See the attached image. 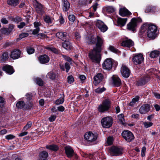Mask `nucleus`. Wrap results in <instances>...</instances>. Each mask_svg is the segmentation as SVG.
Masks as SVG:
<instances>
[{
	"instance_id": "nucleus-21",
	"label": "nucleus",
	"mask_w": 160,
	"mask_h": 160,
	"mask_svg": "<svg viewBox=\"0 0 160 160\" xmlns=\"http://www.w3.org/2000/svg\"><path fill=\"white\" fill-rule=\"evenodd\" d=\"M121 44L122 46L130 48L134 45V43L131 40L127 39L123 41Z\"/></svg>"
},
{
	"instance_id": "nucleus-3",
	"label": "nucleus",
	"mask_w": 160,
	"mask_h": 160,
	"mask_svg": "<svg viewBox=\"0 0 160 160\" xmlns=\"http://www.w3.org/2000/svg\"><path fill=\"white\" fill-rule=\"evenodd\" d=\"M147 31V36L149 38L154 39L156 37V32L157 31V27L152 24H150L148 27Z\"/></svg>"
},
{
	"instance_id": "nucleus-20",
	"label": "nucleus",
	"mask_w": 160,
	"mask_h": 160,
	"mask_svg": "<svg viewBox=\"0 0 160 160\" xmlns=\"http://www.w3.org/2000/svg\"><path fill=\"white\" fill-rule=\"evenodd\" d=\"M112 79L113 84L116 87H118L121 85V81L118 76L113 75L112 77Z\"/></svg>"
},
{
	"instance_id": "nucleus-33",
	"label": "nucleus",
	"mask_w": 160,
	"mask_h": 160,
	"mask_svg": "<svg viewBox=\"0 0 160 160\" xmlns=\"http://www.w3.org/2000/svg\"><path fill=\"white\" fill-rule=\"evenodd\" d=\"M159 51H152L150 54V56L152 58L158 57L160 54Z\"/></svg>"
},
{
	"instance_id": "nucleus-63",
	"label": "nucleus",
	"mask_w": 160,
	"mask_h": 160,
	"mask_svg": "<svg viewBox=\"0 0 160 160\" xmlns=\"http://www.w3.org/2000/svg\"><path fill=\"white\" fill-rule=\"evenodd\" d=\"M4 102V99L2 97H0V107L2 108L3 105V103Z\"/></svg>"
},
{
	"instance_id": "nucleus-5",
	"label": "nucleus",
	"mask_w": 160,
	"mask_h": 160,
	"mask_svg": "<svg viewBox=\"0 0 160 160\" xmlns=\"http://www.w3.org/2000/svg\"><path fill=\"white\" fill-rule=\"evenodd\" d=\"M110 106V102L109 100H106L104 101L102 104L99 105L98 109L99 112H101L108 110Z\"/></svg>"
},
{
	"instance_id": "nucleus-55",
	"label": "nucleus",
	"mask_w": 160,
	"mask_h": 160,
	"mask_svg": "<svg viewBox=\"0 0 160 160\" xmlns=\"http://www.w3.org/2000/svg\"><path fill=\"white\" fill-rule=\"evenodd\" d=\"M15 136L9 134L6 136L5 138L7 139L11 140L15 138Z\"/></svg>"
},
{
	"instance_id": "nucleus-18",
	"label": "nucleus",
	"mask_w": 160,
	"mask_h": 160,
	"mask_svg": "<svg viewBox=\"0 0 160 160\" xmlns=\"http://www.w3.org/2000/svg\"><path fill=\"white\" fill-rule=\"evenodd\" d=\"M66 153L68 158L72 157L74 154V151L70 146H67L65 148Z\"/></svg>"
},
{
	"instance_id": "nucleus-23",
	"label": "nucleus",
	"mask_w": 160,
	"mask_h": 160,
	"mask_svg": "<svg viewBox=\"0 0 160 160\" xmlns=\"http://www.w3.org/2000/svg\"><path fill=\"white\" fill-rule=\"evenodd\" d=\"M119 12L120 16L122 17L131 14V13L125 8H120L119 10Z\"/></svg>"
},
{
	"instance_id": "nucleus-51",
	"label": "nucleus",
	"mask_w": 160,
	"mask_h": 160,
	"mask_svg": "<svg viewBox=\"0 0 160 160\" xmlns=\"http://www.w3.org/2000/svg\"><path fill=\"white\" fill-rule=\"evenodd\" d=\"M56 115H52L49 118V121L51 122L54 121L56 118Z\"/></svg>"
},
{
	"instance_id": "nucleus-36",
	"label": "nucleus",
	"mask_w": 160,
	"mask_h": 160,
	"mask_svg": "<svg viewBox=\"0 0 160 160\" xmlns=\"http://www.w3.org/2000/svg\"><path fill=\"white\" fill-rule=\"evenodd\" d=\"M105 9L106 12L109 13L113 12L115 11V8L112 6H107L105 7Z\"/></svg>"
},
{
	"instance_id": "nucleus-24",
	"label": "nucleus",
	"mask_w": 160,
	"mask_h": 160,
	"mask_svg": "<svg viewBox=\"0 0 160 160\" xmlns=\"http://www.w3.org/2000/svg\"><path fill=\"white\" fill-rule=\"evenodd\" d=\"M67 35V32H58L56 34V37L63 41L66 40Z\"/></svg>"
},
{
	"instance_id": "nucleus-37",
	"label": "nucleus",
	"mask_w": 160,
	"mask_h": 160,
	"mask_svg": "<svg viewBox=\"0 0 160 160\" xmlns=\"http://www.w3.org/2000/svg\"><path fill=\"white\" fill-rule=\"evenodd\" d=\"M150 24H148L147 23H145L141 27L140 30V31L142 33L145 32L147 29H148V27L149 26Z\"/></svg>"
},
{
	"instance_id": "nucleus-6",
	"label": "nucleus",
	"mask_w": 160,
	"mask_h": 160,
	"mask_svg": "<svg viewBox=\"0 0 160 160\" xmlns=\"http://www.w3.org/2000/svg\"><path fill=\"white\" fill-rule=\"evenodd\" d=\"M122 135L125 140L128 142L132 141L134 138L132 133L127 130H124L122 132Z\"/></svg>"
},
{
	"instance_id": "nucleus-35",
	"label": "nucleus",
	"mask_w": 160,
	"mask_h": 160,
	"mask_svg": "<svg viewBox=\"0 0 160 160\" xmlns=\"http://www.w3.org/2000/svg\"><path fill=\"white\" fill-rule=\"evenodd\" d=\"M44 21L48 24L51 23L53 21V19H52L49 16L47 15L44 17Z\"/></svg>"
},
{
	"instance_id": "nucleus-49",
	"label": "nucleus",
	"mask_w": 160,
	"mask_h": 160,
	"mask_svg": "<svg viewBox=\"0 0 160 160\" xmlns=\"http://www.w3.org/2000/svg\"><path fill=\"white\" fill-rule=\"evenodd\" d=\"M62 56L63 58L65 59V60L68 62H70L72 60L71 58L68 56L63 55H62Z\"/></svg>"
},
{
	"instance_id": "nucleus-2",
	"label": "nucleus",
	"mask_w": 160,
	"mask_h": 160,
	"mask_svg": "<svg viewBox=\"0 0 160 160\" xmlns=\"http://www.w3.org/2000/svg\"><path fill=\"white\" fill-rule=\"evenodd\" d=\"M89 57L92 62L100 63L101 59L100 51H91L89 54Z\"/></svg>"
},
{
	"instance_id": "nucleus-58",
	"label": "nucleus",
	"mask_w": 160,
	"mask_h": 160,
	"mask_svg": "<svg viewBox=\"0 0 160 160\" xmlns=\"http://www.w3.org/2000/svg\"><path fill=\"white\" fill-rule=\"evenodd\" d=\"M26 24L24 22H21L20 24L18 25V27L20 29L22 28L24 26H25Z\"/></svg>"
},
{
	"instance_id": "nucleus-39",
	"label": "nucleus",
	"mask_w": 160,
	"mask_h": 160,
	"mask_svg": "<svg viewBox=\"0 0 160 160\" xmlns=\"http://www.w3.org/2000/svg\"><path fill=\"white\" fill-rule=\"evenodd\" d=\"M8 54L7 52H5L2 54L1 60L3 61H5L8 59Z\"/></svg>"
},
{
	"instance_id": "nucleus-47",
	"label": "nucleus",
	"mask_w": 160,
	"mask_h": 160,
	"mask_svg": "<svg viewBox=\"0 0 160 160\" xmlns=\"http://www.w3.org/2000/svg\"><path fill=\"white\" fill-rule=\"evenodd\" d=\"M113 140L112 137H108L107 140V143L108 145H111L112 143Z\"/></svg>"
},
{
	"instance_id": "nucleus-9",
	"label": "nucleus",
	"mask_w": 160,
	"mask_h": 160,
	"mask_svg": "<svg viewBox=\"0 0 160 160\" xmlns=\"http://www.w3.org/2000/svg\"><path fill=\"white\" fill-rule=\"evenodd\" d=\"M85 138L88 141L90 142H94L98 138L97 134L91 132H87L84 136Z\"/></svg>"
},
{
	"instance_id": "nucleus-44",
	"label": "nucleus",
	"mask_w": 160,
	"mask_h": 160,
	"mask_svg": "<svg viewBox=\"0 0 160 160\" xmlns=\"http://www.w3.org/2000/svg\"><path fill=\"white\" fill-rule=\"evenodd\" d=\"M106 89L104 88H99L95 90V92H96L98 93H100L102 92H103L105 91Z\"/></svg>"
},
{
	"instance_id": "nucleus-50",
	"label": "nucleus",
	"mask_w": 160,
	"mask_h": 160,
	"mask_svg": "<svg viewBox=\"0 0 160 160\" xmlns=\"http://www.w3.org/2000/svg\"><path fill=\"white\" fill-rule=\"evenodd\" d=\"M28 36V34L27 33H22L19 35V38L20 39H22Z\"/></svg>"
},
{
	"instance_id": "nucleus-29",
	"label": "nucleus",
	"mask_w": 160,
	"mask_h": 160,
	"mask_svg": "<svg viewBox=\"0 0 160 160\" xmlns=\"http://www.w3.org/2000/svg\"><path fill=\"white\" fill-rule=\"evenodd\" d=\"M57 77L56 74L52 71L49 72L46 75V78H49L52 80H54Z\"/></svg>"
},
{
	"instance_id": "nucleus-10",
	"label": "nucleus",
	"mask_w": 160,
	"mask_h": 160,
	"mask_svg": "<svg viewBox=\"0 0 160 160\" xmlns=\"http://www.w3.org/2000/svg\"><path fill=\"white\" fill-rule=\"evenodd\" d=\"M144 58L141 53L136 55L132 58L133 62L135 65L140 64L143 61Z\"/></svg>"
},
{
	"instance_id": "nucleus-15",
	"label": "nucleus",
	"mask_w": 160,
	"mask_h": 160,
	"mask_svg": "<svg viewBox=\"0 0 160 160\" xmlns=\"http://www.w3.org/2000/svg\"><path fill=\"white\" fill-rule=\"evenodd\" d=\"M121 72L123 77L126 78L129 77L130 73L129 69L126 66L123 65L121 69Z\"/></svg>"
},
{
	"instance_id": "nucleus-48",
	"label": "nucleus",
	"mask_w": 160,
	"mask_h": 160,
	"mask_svg": "<svg viewBox=\"0 0 160 160\" xmlns=\"http://www.w3.org/2000/svg\"><path fill=\"white\" fill-rule=\"evenodd\" d=\"M68 19L69 20L72 22H73L75 20V17L73 15H69L68 16Z\"/></svg>"
},
{
	"instance_id": "nucleus-19",
	"label": "nucleus",
	"mask_w": 160,
	"mask_h": 160,
	"mask_svg": "<svg viewBox=\"0 0 160 160\" xmlns=\"http://www.w3.org/2000/svg\"><path fill=\"white\" fill-rule=\"evenodd\" d=\"M2 70L9 74H12L14 72L12 67L8 65L3 66L2 68Z\"/></svg>"
},
{
	"instance_id": "nucleus-64",
	"label": "nucleus",
	"mask_w": 160,
	"mask_h": 160,
	"mask_svg": "<svg viewBox=\"0 0 160 160\" xmlns=\"http://www.w3.org/2000/svg\"><path fill=\"white\" fill-rule=\"evenodd\" d=\"M65 21L64 18H63L62 16L61 15L60 16V19H59V22L61 24H63L64 23Z\"/></svg>"
},
{
	"instance_id": "nucleus-14",
	"label": "nucleus",
	"mask_w": 160,
	"mask_h": 160,
	"mask_svg": "<svg viewBox=\"0 0 160 160\" xmlns=\"http://www.w3.org/2000/svg\"><path fill=\"white\" fill-rule=\"evenodd\" d=\"M96 26L102 32H104L108 29V27L102 21L98 20L96 23Z\"/></svg>"
},
{
	"instance_id": "nucleus-59",
	"label": "nucleus",
	"mask_w": 160,
	"mask_h": 160,
	"mask_svg": "<svg viewBox=\"0 0 160 160\" xmlns=\"http://www.w3.org/2000/svg\"><path fill=\"white\" fill-rule=\"evenodd\" d=\"M38 36L40 38H45L47 36L44 33H41L38 34Z\"/></svg>"
},
{
	"instance_id": "nucleus-16",
	"label": "nucleus",
	"mask_w": 160,
	"mask_h": 160,
	"mask_svg": "<svg viewBox=\"0 0 160 160\" xmlns=\"http://www.w3.org/2000/svg\"><path fill=\"white\" fill-rule=\"evenodd\" d=\"M103 76L101 73H98L94 77L93 83L95 85H97L102 80Z\"/></svg>"
},
{
	"instance_id": "nucleus-61",
	"label": "nucleus",
	"mask_w": 160,
	"mask_h": 160,
	"mask_svg": "<svg viewBox=\"0 0 160 160\" xmlns=\"http://www.w3.org/2000/svg\"><path fill=\"white\" fill-rule=\"evenodd\" d=\"M15 28V26L12 24H9L8 29L9 30L10 32H11Z\"/></svg>"
},
{
	"instance_id": "nucleus-30",
	"label": "nucleus",
	"mask_w": 160,
	"mask_h": 160,
	"mask_svg": "<svg viewBox=\"0 0 160 160\" xmlns=\"http://www.w3.org/2000/svg\"><path fill=\"white\" fill-rule=\"evenodd\" d=\"M127 18H118V19L117 22L119 26H124L127 21Z\"/></svg>"
},
{
	"instance_id": "nucleus-46",
	"label": "nucleus",
	"mask_w": 160,
	"mask_h": 160,
	"mask_svg": "<svg viewBox=\"0 0 160 160\" xmlns=\"http://www.w3.org/2000/svg\"><path fill=\"white\" fill-rule=\"evenodd\" d=\"M46 49L48 50H56L53 47H52L51 46H49L47 47L43 46L42 47V48L41 49V50Z\"/></svg>"
},
{
	"instance_id": "nucleus-56",
	"label": "nucleus",
	"mask_w": 160,
	"mask_h": 160,
	"mask_svg": "<svg viewBox=\"0 0 160 160\" xmlns=\"http://www.w3.org/2000/svg\"><path fill=\"white\" fill-rule=\"evenodd\" d=\"M1 22L3 24H7L8 22V20L5 18H2L1 20Z\"/></svg>"
},
{
	"instance_id": "nucleus-11",
	"label": "nucleus",
	"mask_w": 160,
	"mask_h": 160,
	"mask_svg": "<svg viewBox=\"0 0 160 160\" xmlns=\"http://www.w3.org/2000/svg\"><path fill=\"white\" fill-rule=\"evenodd\" d=\"M151 107L149 104H146L142 105L140 108L139 111L141 114H145L150 110Z\"/></svg>"
},
{
	"instance_id": "nucleus-17",
	"label": "nucleus",
	"mask_w": 160,
	"mask_h": 160,
	"mask_svg": "<svg viewBox=\"0 0 160 160\" xmlns=\"http://www.w3.org/2000/svg\"><path fill=\"white\" fill-rule=\"evenodd\" d=\"M38 59L40 63L42 64H46L49 61V58L46 54L41 55L38 57Z\"/></svg>"
},
{
	"instance_id": "nucleus-12",
	"label": "nucleus",
	"mask_w": 160,
	"mask_h": 160,
	"mask_svg": "<svg viewBox=\"0 0 160 160\" xmlns=\"http://www.w3.org/2000/svg\"><path fill=\"white\" fill-rule=\"evenodd\" d=\"M102 66L104 69L110 70L112 67V59L110 58L106 59L102 64Z\"/></svg>"
},
{
	"instance_id": "nucleus-28",
	"label": "nucleus",
	"mask_w": 160,
	"mask_h": 160,
	"mask_svg": "<svg viewBox=\"0 0 160 160\" xmlns=\"http://www.w3.org/2000/svg\"><path fill=\"white\" fill-rule=\"evenodd\" d=\"M63 10L64 11H68L70 8V4L67 0H62Z\"/></svg>"
},
{
	"instance_id": "nucleus-45",
	"label": "nucleus",
	"mask_w": 160,
	"mask_h": 160,
	"mask_svg": "<svg viewBox=\"0 0 160 160\" xmlns=\"http://www.w3.org/2000/svg\"><path fill=\"white\" fill-rule=\"evenodd\" d=\"M32 123L31 122L29 121L28 122L27 124L24 127L23 130H27L30 128L32 126Z\"/></svg>"
},
{
	"instance_id": "nucleus-62",
	"label": "nucleus",
	"mask_w": 160,
	"mask_h": 160,
	"mask_svg": "<svg viewBox=\"0 0 160 160\" xmlns=\"http://www.w3.org/2000/svg\"><path fill=\"white\" fill-rule=\"evenodd\" d=\"M98 4L97 2H95L94 5L92 6L93 8L94 12H95L97 9V8L98 6Z\"/></svg>"
},
{
	"instance_id": "nucleus-1",
	"label": "nucleus",
	"mask_w": 160,
	"mask_h": 160,
	"mask_svg": "<svg viewBox=\"0 0 160 160\" xmlns=\"http://www.w3.org/2000/svg\"><path fill=\"white\" fill-rule=\"evenodd\" d=\"M86 41L89 44L96 43L95 48H94L93 50H101L102 49V46L103 43V40L99 36H97V38L92 36L88 37Z\"/></svg>"
},
{
	"instance_id": "nucleus-4",
	"label": "nucleus",
	"mask_w": 160,
	"mask_h": 160,
	"mask_svg": "<svg viewBox=\"0 0 160 160\" xmlns=\"http://www.w3.org/2000/svg\"><path fill=\"white\" fill-rule=\"evenodd\" d=\"M142 20L140 18H132L130 22L127 25L128 30L132 32H134L137 25L138 22H141Z\"/></svg>"
},
{
	"instance_id": "nucleus-54",
	"label": "nucleus",
	"mask_w": 160,
	"mask_h": 160,
	"mask_svg": "<svg viewBox=\"0 0 160 160\" xmlns=\"http://www.w3.org/2000/svg\"><path fill=\"white\" fill-rule=\"evenodd\" d=\"M25 97L27 100L29 101L32 99V95L31 93H27L25 95Z\"/></svg>"
},
{
	"instance_id": "nucleus-53",
	"label": "nucleus",
	"mask_w": 160,
	"mask_h": 160,
	"mask_svg": "<svg viewBox=\"0 0 160 160\" xmlns=\"http://www.w3.org/2000/svg\"><path fill=\"white\" fill-rule=\"evenodd\" d=\"M68 81L69 83H71L74 81V78L72 76H70L68 78Z\"/></svg>"
},
{
	"instance_id": "nucleus-41",
	"label": "nucleus",
	"mask_w": 160,
	"mask_h": 160,
	"mask_svg": "<svg viewBox=\"0 0 160 160\" xmlns=\"http://www.w3.org/2000/svg\"><path fill=\"white\" fill-rule=\"evenodd\" d=\"M35 80V82L39 85L40 86H42L43 85V82L41 79L40 78H36Z\"/></svg>"
},
{
	"instance_id": "nucleus-22",
	"label": "nucleus",
	"mask_w": 160,
	"mask_h": 160,
	"mask_svg": "<svg viewBox=\"0 0 160 160\" xmlns=\"http://www.w3.org/2000/svg\"><path fill=\"white\" fill-rule=\"evenodd\" d=\"M62 47L67 50H71L73 49V47L72 43L68 41L65 40L62 43Z\"/></svg>"
},
{
	"instance_id": "nucleus-13",
	"label": "nucleus",
	"mask_w": 160,
	"mask_h": 160,
	"mask_svg": "<svg viewBox=\"0 0 160 160\" xmlns=\"http://www.w3.org/2000/svg\"><path fill=\"white\" fill-rule=\"evenodd\" d=\"M34 5L35 8L37 12L39 14H42L44 13L42 6L36 0H35Z\"/></svg>"
},
{
	"instance_id": "nucleus-52",
	"label": "nucleus",
	"mask_w": 160,
	"mask_h": 160,
	"mask_svg": "<svg viewBox=\"0 0 160 160\" xmlns=\"http://www.w3.org/2000/svg\"><path fill=\"white\" fill-rule=\"evenodd\" d=\"M65 67L66 69V72H68L70 68V66L68 62H66L65 64Z\"/></svg>"
},
{
	"instance_id": "nucleus-7",
	"label": "nucleus",
	"mask_w": 160,
	"mask_h": 160,
	"mask_svg": "<svg viewBox=\"0 0 160 160\" xmlns=\"http://www.w3.org/2000/svg\"><path fill=\"white\" fill-rule=\"evenodd\" d=\"M109 152L111 156H119L122 154V150L120 148L113 146L109 148Z\"/></svg>"
},
{
	"instance_id": "nucleus-31",
	"label": "nucleus",
	"mask_w": 160,
	"mask_h": 160,
	"mask_svg": "<svg viewBox=\"0 0 160 160\" xmlns=\"http://www.w3.org/2000/svg\"><path fill=\"white\" fill-rule=\"evenodd\" d=\"M46 148L49 150L56 151L58 150L59 148L58 146L55 144H52L46 146Z\"/></svg>"
},
{
	"instance_id": "nucleus-32",
	"label": "nucleus",
	"mask_w": 160,
	"mask_h": 160,
	"mask_svg": "<svg viewBox=\"0 0 160 160\" xmlns=\"http://www.w3.org/2000/svg\"><path fill=\"white\" fill-rule=\"evenodd\" d=\"M19 0H8L7 2L8 4L15 7L19 3Z\"/></svg>"
},
{
	"instance_id": "nucleus-57",
	"label": "nucleus",
	"mask_w": 160,
	"mask_h": 160,
	"mask_svg": "<svg viewBox=\"0 0 160 160\" xmlns=\"http://www.w3.org/2000/svg\"><path fill=\"white\" fill-rule=\"evenodd\" d=\"M146 150V148L143 147L142 148L141 150V155L142 157H144L145 155V152Z\"/></svg>"
},
{
	"instance_id": "nucleus-34",
	"label": "nucleus",
	"mask_w": 160,
	"mask_h": 160,
	"mask_svg": "<svg viewBox=\"0 0 160 160\" xmlns=\"http://www.w3.org/2000/svg\"><path fill=\"white\" fill-rule=\"evenodd\" d=\"M139 100V97L138 96L132 99V101L129 103V105L132 107H133L136 104V102L138 101Z\"/></svg>"
},
{
	"instance_id": "nucleus-40",
	"label": "nucleus",
	"mask_w": 160,
	"mask_h": 160,
	"mask_svg": "<svg viewBox=\"0 0 160 160\" xmlns=\"http://www.w3.org/2000/svg\"><path fill=\"white\" fill-rule=\"evenodd\" d=\"M118 118L122 124L123 125L124 123V115L123 114H121L119 115L118 116Z\"/></svg>"
},
{
	"instance_id": "nucleus-27",
	"label": "nucleus",
	"mask_w": 160,
	"mask_h": 160,
	"mask_svg": "<svg viewBox=\"0 0 160 160\" xmlns=\"http://www.w3.org/2000/svg\"><path fill=\"white\" fill-rule=\"evenodd\" d=\"M48 156V154L47 152L43 151L39 154V160H47Z\"/></svg>"
},
{
	"instance_id": "nucleus-38",
	"label": "nucleus",
	"mask_w": 160,
	"mask_h": 160,
	"mask_svg": "<svg viewBox=\"0 0 160 160\" xmlns=\"http://www.w3.org/2000/svg\"><path fill=\"white\" fill-rule=\"evenodd\" d=\"M25 103L24 102L20 101L18 102L16 104V107L18 108H22L24 107Z\"/></svg>"
},
{
	"instance_id": "nucleus-42",
	"label": "nucleus",
	"mask_w": 160,
	"mask_h": 160,
	"mask_svg": "<svg viewBox=\"0 0 160 160\" xmlns=\"http://www.w3.org/2000/svg\"><path fill=\"white\" fill-rule=\"evenodd\" d=\"M64 101V97L60 98L59 99H57L55 102V103L57 105L61 104L63 103Z\"/></svg>"
},
{
	"instance_id": "nucleus-26",
	"label": "nucleus",
	"mask_w": 160,
	"mask_h": 160,
	"mask_svg": "<svg viewBox=\"0 0 160 160\" xmlns=\"http://www.w3.org/2000/svg\"><path fill=\"white\" fill-rule=\"evenodd\" d=\"M21 54V51H12L10 57L13 59H16L20 57Z\"/></svg>"
},
{
	"instance_id": "nucleus-60",
	"label": "nucleus",
	"mask_w": 160,
	"mask_h": 160,
	"mask_svg": "<svg viewBox=\"0 0 160 160\" xmlns=\"http://www.w3.org/2000/svg\"><path fill=\"white\" fill-rule=\"evenodd\" d=\"M75 36L76 39L78 40H79L81 38V36L79 33L78 32H76L75 33Z\"/></svg>"
},
{
	"instance_id": "nucleus-8",
	"label": "nucleus",
	"mask_w": 160,
	"mask_h": 160,
	"mask_svg": "<svg viewBox=\"0 0 160 160\" xmlns=\"http://www.w3.org/2000/svg\"><path fill=\"white\" fill-rule=\"evenodd\" d=\"M112 118L109 117H106L102 119L101 122L102 126L104 128H109L112 124Z\"/></svg>"
},
{
	"instance_id": "nucleus-25",
	"label": "nucleus",
	"mask_w": 160,
	"mask_h": 160,
	"mask_svg": "<svg viewBox=\"0 0 160 160\" xmlns=\"http://www.w3.org/2000/svg\"><path fill=\"white\" fill-rule=\"evenodd\" d=\"M41 25V23L40 22H35L34 23V26L35 29L32 31V34H36L38 33L40 31V28L39 27Z\"/></svg>"
},
{
	"instance_id": "nucleus-43",
	"label": "nucleus",
	"mask_w": 160,
	"mask_h": 160,
	"mask_svg": "<svg viewBox=\"0 0 160 160\" xmlns=\"http://www.w3.org/2000/svg\"><path fill=\"white\" fill-rule=\"evenodd\" d=\"M144 127L146 128H148L153 125V123L151 122H143Z\"/></svg>"
}]
</instances>
